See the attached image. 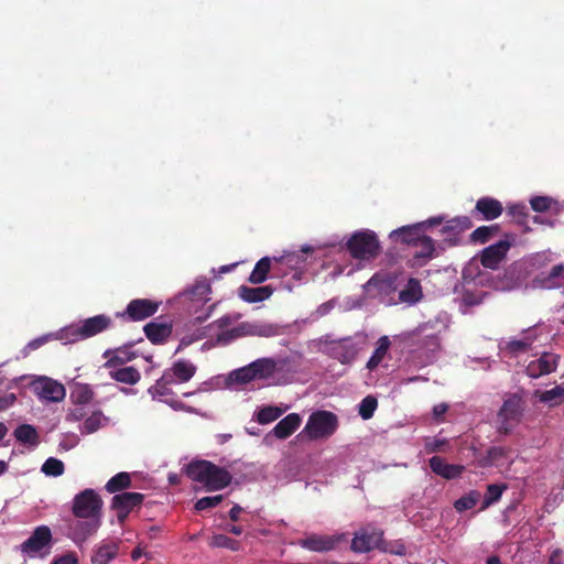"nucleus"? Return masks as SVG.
Returning a JSON list of instances; mask_svg holds the SVG:
<instances>
[{
    "mask_svg": "<svg viewBox=\"0 0 564 564\" xmlns=\"http://www.w3.org/2000/svg\"><path fill=\"white\" fill-rule=\"evenodd\" d=\"M102 506L101 497L94 489H84L74 497L72 512L77 520L70 525V534L76 544H82L98 531Z\"/></svg>",
    "mask_w": 564,
    "mask_h": 564,
    "instance_id": "1",
    "label": "nucleus"
},
{
    "mask_svg": "<svg viewBox=\"0 0 564 564\" xmlns=\"http://www.w3.org/2000/svg\"><path fill=\"white\" fill-rule=\"evenodd\" d=\"M186 476L200 484L207 491H219L232 481L231 471L207 459H193L185 466Z\"/></svg>",
    "mask_w": 564,
    "mask_h": 564,
    "instance_id": "2",
    "label": "nucleus"
},
{
    "mask_svg": "<svg viewBox=\"0 0 564 564\" xmlns=\"http://www.w3.org/2000/svg\"><path fill=\"white\" fill-rule=\"evenodd\" d=\"M212 286L206 278H198L195 282L181 292L175 301L188 315H193L198 323L207 321L212 305L206 306L210 301Z\"/></svg>",
    "mask_w": 564,
    "mask_h": 564,
    "instance_id": "3",
    "label": "nucleus"
},
{
    "mask_svg": "<svg viewBox=\"0 0 564 564\" xmlns=\"http://www.w3.org/2000/svg\"><path fill=\"white\" fill-rule=\"evenodd\" d=\"M111 324L112 319L110 316L105 314L96 315L84 319L78 325H70L61 329L58 339L65 343H76L105 332Z\"/></svg>",
    "mask_w": 564,
    "mask_h": 564,
    "instance_id": "4",
    "label": "nucleus"
},
{
    "mask_svg": "<svg viewBox=\"0 0 564 564\" xmlns=\"http://www.w3.org/2000/svg\"><path fill=\"white\" fill-rule=\"evenodd\" d=\"M338 427V417L335 413L326 410L313 412L306 422L304 430L300 433L308 440H325L330 437Z\"/></svg>",
    "mask_w": 564,
    "mask_h": 564,
    "instance_id": "5",
    "label": "nucleus"
},
{
    "mask_svg": "<svg viewBox=\"0 0 564 564\" xmlns=\"http://www.w3.org/2000/svg\"><path fill=\"white\" fill-rule=\"evenodd\" d=\"M523 400L518 393L509 394L498 411V432L508 435L521 421L523 414Z\"/></svg>",
    "mask_w": 564,
    "mask_h": 564,
    "instance_id": "6",
    "label": "nucleus"
},
{
    "mask_svg": "<svg viewBox=\"0 0 564 564\" xmlns=\"http://www.w3.org/2000/svg\"><path fill=\"white\" fill-rule=\"evenodd\" d=\"M346 248L352 258L359 260L373 259L380 251L378 238L376 234L370 230L355 232L348 239Z\"/></svg>",
    "mask_w": 564,
    "mask_h": 564,
    "instance_id": "7",
    "label": "nucleus"
},
{
    "mask_svg": "<svg viewBox=\"0 0 564 564\" xmlns=\"http://www.w3.org/2000/svg\"><path fill=\"white\" fill-rule=\"evenodd\" d=\"M517 236L512 232H505L502 238L492 243L479 253V261L486 269L497 270L500 263L506 260L507 254L512 246H514Z\"/></svg>",
    "mask_w": 564,
    "mask_h": 564,
    "instance_id": "8",
    "label": "nucleus"
},
{
    "mask_svg": "<svg viewBox=\"0 0 564 564\" xmlns=\"http://www.w3.org/2000/svg\"><path fill=\"white\" fill-rule=\"evenodd\" d=\"M161 302L150 299L131 300L123 312L116 313L124 322H141L153 316L160 308Z\"/></svg>",
    "mask_w": 564,
    "mask_h": 564,
    "instance_id": "9",
    "label": "nucleus"
},
{
    "mask_svg": "<svg viewBox=\"0 0 564 564\" xmlns=\"http://www.w3.org/2000/svg\"><path fill=\"white\" fill-rule=\"evenodd\" d=\"M52 540V531L47 525L36 527L30 538L21 544V551L31 557L45 555L48 553Z\"/></svg>",
    "mask_w": 564,
    "mask_h": 564,
    "instance_id": "10",
    "label": "nucleus"
},
{
    "mask_svg": "<svg viewBox=\"0 0 564 564\" xmlns=\"http://www.w3.org/2000/svg\"><path fill=\"white\" fill-rule=\"evenodd\" d=\"M558 360V355L553 352H543L538 359L528 364L525 373L533 379L550 375L556 370Z\"/></svg>",
    "mask_w": 564,
    "mask_h": 564,
    "instance_id": "11",
    "label": "nucleus"
},
{
    "mask_svg": "<svg viewBox=\"0 0 564 564\" xmlns=\"http://www.w3.org/2000/svg\"><path fill=\"white\" fill-rule=\"evenodd\" d=\"M223 326H224V323H220V324H213L206 328L197 329V334L193 335V339L186 340V338H183L182 344L188 345L192 341L207 337V336H209L207 334V330H213V329L218 330L217 341L219 344H228L229 341H231L236 338L242 337L246 334L243 325L236 327V328L227 329V330H221Z\"/></svg>",
    "mask_w": 564,
    "mask_h": 564,
    "instance_id": "12",
    "label": "nucleus"
},
{
    "mask_svg": "<svg viewBox=\"0 0 564 564\" xmlns=\"http://www.w3.org/2000/svg\"><path fill=\"white\" fill-rule=\"evenodd\" d=\"M383 539V532L378 529L371 531L360 530L351 541V550L357 553H367L379 547Z\"/></svg>",
    "mask_w": 564,
    "mask_h": 564,
    "instance_id": "13",
    "label": "nucleus"
},
{
    "mask_svg": "<svg viewBox=\"0 0 564 564\" xmlns=\"http://www.w3.org/2000/svg\"><path fill=\"white\" fill-rule=\"evenodd\" d=\"M34 389L41 399L52 402H59L65 398L66 390L62 383L42 378L34 383Z\"/></svg>",
    "mask_w": 564,
    "mask_h": 564,
    "instance_id": "14",
    "label": "nucleus"
},
{
    "mask_svg": "<svg viewBox=\"0 0 564 564\" xmlns=\"http://www.w3.org/2000/svg\"><path fill=\"white\" fill-rule=\"evenodd\" d=\"M282 361L273 358H260L249 364V382L253 379H267L282 369Z\"/></svg>",
    "mask_w": 564,
    "mask_h": 564,
    "instance_id": "15",
    "label": "nucleus"
},
{
    "mask_svg": "<svg viewBox=\"0 0 564 564\" xmlns=\"http://www.w3.org/2000/svg\"><path fill=\"white\" fill-rule=\"evenodd\" d=\"M503 212V206L500 200L494 197H481L476 202L473 210L474 216H480L478 219L494 220L497 219Z\"/></svg>",
    "mask_w": 564,
    "mask_h": 564,
    "instance_id": "16",
    "label": "nucleus"
},
{
    "mask_svg": "<svg viewBox=\"0 0 564 564\" xmlns=\"http://www.w3.org/2000/svg\"><path fill=\"white\" fill-rule=\"evenodd\" d=\"M429 465L434 474L448 480L460 477L465 469L464 466L448 464L443 457L436 455L429 459Z\"/></svg>",
    "mask_w": 564,
    "mask_h": 564,
    "instance_id": "17",
    "label": "nucleus"
},
{
    "mask_svg": "<svg viewBox=\"0 0 564 564\" xmlns=\"http://www.w3.org/2000/svg\"><path fill=\"white\" fill-rule=\"evenodd\" d=\"M172 323L152 321L144 325L143 330L147 338L154 345L163 344L172 334Z\"/></svg>",
    "mask_w": 564,
    "mask_h": 564,
    "instance_id": "18",
    "label": "nucleus"
},
{
    "mask_svg": "<svg viewBox=\"0 0 564 564\" xmlns=\"http://www.w3.org/2000/svg\"><path fill=\"white\" fill-rule=\"evenodd\" d=\"M302 417L297 413H290L283 417L273 430L267 435L269 438L271 435L279 440H285L291 436L301 425Z\"/></svg>",
    "mask_w": 564,
    "mask_h": 564,
    "instance_id": "19",
    "label": "nucleus"
},
{
    "mask_svg": "<svg viewBox=\"0 0 564 564\" xmlns=\"http://www.w3.org/2000/svg\"><path fill=\"white\" fill-rule=\"evenodd\" d=\"M473 227V221L467 216H458L447 220L441 229L443 235L454 236L449 237V245L454 246L458 242V235Z\"/></svg>",
    "mask_w": 564,
    "mask_h": 564,
    "instance_id": "20",
    "label": "nucleus"
},
{
    "mask_svg": "<svg viewBox=\"0 0 564 564\" xmlns=\"http://www.w3.org/2000/svg\"><path fill=\"white\" fill-rule=\"evenodd\" d=\"M164 372L171 376L173 383H185L194 377L196 367L188 360L180 359Z\"/></svg>",
    "mask_w": 564,
    "mask_h": 564,
    "instance_id": "21",
    "label": "nucleus"
},
{
    "mask_svg": "<svg viewBox=\"0 0 564 564\" xmlns=\"http://www.w3.org/2000/svg\"><path fill=\"white\" fill-rule=\"evenodd\" d=\"M339 539L335 536L312 534L300 541V545L313 552H327L334 550Z\"/></svg>",
    "mask_w": 564,
    "mask_h": 564,
    "instance_id": "22",
    "label": "nucleus"
},
{
    "mask_svg": "<svg viewBox=\"0 0 564 564\" xmlns=\"http://www.w3.org/2000/svg\"><path fill=\"white\" fill-rule=\"evenodd\" d=\"M422 236V224H415L395 229L390 232L389 237L394 242L414 246Z\"/></svg>",
    "mask_w": 564,
    "mask_h": 564,
    "instance_id": "23",
    "label": "nucleus"
},
{
    "mask_svg": "<svg viewBox=\"0 0 564 564\" xmlns=\"http://www.w3.org/2000/svg\"><path fill=\"white\" fill-rule=\"evenodd\" d=\"M144 500V495L140 492H121L111 499V509H120L131 512L134 508L140 507Z\"/></svg>",
    "mask_w": 564,
    "mask_h": 564,
    "instance_id": "24",
    "label": "nucleus"
},
{
    "mask_svg": "<svg viewBox=\"0 0 564 564\" xmlns=\"http://www.w3.org/2000/svg\"><path fill=\"white\" fill-rule=\"evenodd\" d=\"M105 357L108 358L105 367L111 368L133 360L137 357V354L132 350V344H129L113 350H107L105 352Z\"/></svg>",
    "mask_w": 564,
    "mask_h": 564,
    "instance_id": "25",
    "label": "nucleus"
},
{
    "mask_svg": "<svg viewBox=\"0 0 564 564\" xmlns=\"http://www.w3.org/2000/svg\"><path fill=\"white\" fill-rule=\"evenodd\" d=\"M536 281L544 289H558L564 286V265L556 264L550 272H542L536 276Z\"/></svg>",
    "mask_w": 564,
    "mask_h": 564,
    "instance_id": "26",
    "label": "nucleus"
},
{
    "mask_svg": "<svg viewBox=\"0 0 564 564\" xmlns=\"http://www.w3.org/2000/svg\"><path fill=\"white\" fill-rule=\"evenodd\" d=\"M119 541H102L96 549L91 562L94 564H108L119 551Z\"/></svg>",
    "mask_w": 564,
    "mask_h": 564,
    "instance_id": "27",
    "label": "nucleus"
},
{
    "mask_svg": "<svg viewBox=\"0 0 564 564\" xmlns=\"http://www.w3.org/2000/svg\"><path fill=\"white\" fill-rule=\"evenodd\" d=\"M507 215L512 218V221L522 227V232L528 234L532 229L529 226V209L525 204H510L507 206Z\"/></svg>",
    "mask_w": 564,
    "mask_h": 564,
    "instance_id": "28",
    "label": "nucleus"
},
{
    "mask_svg": "<svg viewBox=\"0 0 564 564\" xmlns=\"http://www.w3.org/2000/svg\"><path fill=\"white\" fill-rule=\"evenodd\" d=\"M414 247L416 250L413 253V258L417 261L419 264H423L433 258L435 246L431 237L423 235L419 239L417 243L414 245Z\"/></svg>",
    "mask_w": 564,
    "mask_h": 564,
    "instance_id": "29",
    "label": "nucleus"
},
{
    "mask_svg": "<svg viewBox=\"0 0 564 564\" xmlns=\"http://www.w3.org/2000/svg\"><path fill=\"white\" fill-rule=\"evenodd\" d=\"M534 397L538 398L540 402L546 403L550 406L558 405L564 402V382L555 386L551 390H536Z\"/></svg>",
    "mask_w": 564,
    "mask_h": 564,
    "instance_id": "30",
    "label": "nucleus"
},
{
    "mask_svg": "<svg viewBox=\"0 0 564 564\" xmlns=\"http://www.w3.org/2000/svg\"><path fill=\"white\" fill-rule=\"evenodd\" d=\"M13 435L18 442H20L24 445L32 446V447L37 446V444L40 442L39 433H37L36 429L31 424L19 425L14 430Z\"/></svg>",
    "mask_w": 564,
    "mask_h": 564,
    "instance_id": "31",
    "label": "nucleus"
},
{
    "mask_svg": "<svg viewBox=\"0 0 564 564\" xmlns=\"http://www.w3.org/2000/svg\"><path fill=\"white\" fill-rule=\"evenodd\" d=\"M390 345L391 341L388 336H381L378 339L377 347L366 365L368 370L373 371L381 364L390 348Z\"/></svg>",
    "mask_w": 564,
    "mask_h": 564,
    "instance_id": "32",
    "label": "nucleus"
},
{
    "mask_svg": "<svg viewBox=\"0 0 564 564\" xmlns=\"http://www.w3.org/2000/svg\"><path fill=\"white\" fill-rule=\"evenodd\" d=\"M94 391L89 384L76 383L70 390V400L75 405H86L94 398Z\"/></svg>",
    "mask_w": 564,
    "mask_h": 564,
    "instance_id": "33",
    "label": "nucleus"
},
{
    "mask_svg": "<svg viewBox=\"0 0 564 564\" xmlns=\"http://www.w3.org/2000/svg\"><path fill=\"white\" fill-rule=\"evenodd\" d=\"M271 258L263 257L260 259L251 273L249 274V282L253 284L262 283L268 279L269 272L271 270Z\"/></svg>",
    "mask_w": 564,
    "mask_h": 564,
    "instance_id": "34",
    "label": "nucleus"
},
{
    "mask_svg": "<svg viewBox=\"0 0 564 564\" xmlns=\"http://www.w3.org/2000/svg\"><path fill=\"white\" fill-rule=\"evenodd\" d=\"M110 377L121 383L135 384L141 379L139 370L134 367H123L113 371H110Z\"/></svg>",
    "mask_w": 564,
    "mask_h": 564,
    "instance_id": "35",
    "label": "nucleus"
},
{
    "mask_svg": "<svg viewBox=\"0 0 564 564\" xmlns=\"http://www.w3.org/2000/svg\"><path fill=\"white\" fill-rule=\"evenodd\" d=\"M500 231V226L498 224L490 226H480L476 228L470 234V241L474 243L485 245L494 236L498 235Z\"/></svg>",
    "mask_w": 564,
    "mask_h": 564,
    "instance_id": "36",
    "label": "nucleus"
},
{
    "mask_svg": "<svg viewBox=\"0 0 564 564\" xmlns=\"http://www.w3.org/2000/svg\"><path fill=\"white\" fill-rule=\"evenodd\" d=\"M131 486V476L129 473L121 471L111 477L105 488L109 494L122 491Z\"/></svg>",
    "mask_w": 564,
    "mask_h": 564,
    "instance_id": "37",
    "label": "nucleus"
},
{
    "mask_svg": "<svg viewBox=\"0 0 564 564\" xmlns=\"http://www.w3.org/2000/svg\"><path fill=\"white\" fill-rule=\"evenodd\" d=\"M285 333L284 326L273 325V324H249V336L250 335H259V336H276Z\"/></svg>",
    "mask_w": 564,
    "mask_h": 564,
    "instance_id": "38",
    "label": "nucleus"
},
{
    "mask_svg": "<svg viewBox=\"0 0 564 564\" xmlns=\"http://www.w3.org/2000/svg\"><path fill=\"white\" fill-rule=\"evenodd\" d=\"M422 296L421 284L416 279H410L405 289L399 294L402 302L415 303Z\"/></svg>",
    "mask_w": 564,
    "mask_h": 564,
    "instance_id": "39",
    "label": "nucleus"
},
{
    "mask_svg": "<svg viewBox=\"0 0 564 564\" xmlns=\"http://www.w3.org/2000/svg\"><path fill=\"white\" fill-rule=\"evenodd\" d=\"M479 499L480 492L477 490H470L454 502V508L458 512L470 510L477 505Z\"/></svg>",
    "mask_w": 564,
    "mask_h": 564,
    "instance_id": "40",
    "label": "nucleus"
},
{
    "mask_svg": "<svg viewBox=\"0 0 564 564\" xmlns=\"http://www.w3.org/2000/svg\"><path fill=\"white\" fill-rule=\"evenodd\" d=\"M208 545L210 547H224L231 551H238L240 549L239 541L231 539L225 534H214L208 539Z\"/></svg>",
    "mask_w": 564,
    "mask_h": 564,
    "instance_id": "41",
    "label": "nucleus"
},
{
    "mask_svg": "<svg viewBox=\"0 0 564 564\" xmlns=\"http://www.w3.org/2000/svg\"><path fill=\"white\" fill-rule=\"evenodd\" d=\"M511 448L507 446H492L487 451L486 460L488 465H500L502 459L508 458Z\"/></svg>",
    "mask_w": 564,
    "mask_h": 564,
    "instance_id": "42",
    "label": "nucleus"
},
{
    "mask_svg": "<svg viewBox=\"0 0 564 564\" xmlns=\"http://www.w3.org/2000/svg\"><path fill=\"white\" fill-rule=\"evenodd\" d=\"M243 384H247V366L232 370L225 379L228 389H238Z\"/></svg>",
    "mask_w": 564,
    "mask_h": 564,
    "instance_id": "43",
    "label": "nucleus"
},
{
    "mask_svg": "<svg viewBox=\"0 0 564 564\" xmlns=\"http://www.w3.org/2000/svg\"><path fill=\"white\" fill-rule=\"evenodd\" d=\"M507 489L506 485H497V484H490L487 487V492L485 495L481 509H486L492 503L497 502L501 496L502 492Z\"/></svg>",
    "mask_w": 564,
    "mask_h": 564,
    "instance_id": "44",
    "label": "nucleus"
},
{
    "mask_svg": "<svg viewBox=\"0 0 564 564\" xmlns=\"http://www.w3.org/2000/svg\"><path fill=\"white\" fill-rule=\"evenodd\" d=\"M378 408V400L373 395L365 397L359 403L358 413L362 420H370L376 409Z\"/></svg>",
    "mask_w": 564,
    "mask_h": 564,
    "instance_id": "45",
    "label": "nucleus"
},
{
    "mask_svg": "<svg viewBox=\"0 0 564 564\" xmlns=\"http://www.w3.org/2000/svg\"><path fill=\"white\" fill-rule=\"evenodd\" d=\"M282 414H283L282 409H280L278 406H273V405H268V406L262 408L257 413V421L260 424H269V423L278 420Z\"/></svg>",
    "mask_w": 564,
    "mask_h": 564,
    "instance_id": "46",
    "label": "nucleus"
},
{
    "mask_svg": "<svg viewBox=\"0 0 564 564\" xmlns=\"http://www.w3.org/2000/svg\"><path fill=\"white\" fill-rule=\"evenodd\" d=\"M173 384L171 376L163 372L162 377L156 380L155 384L149 389L153 395L165 397L172 393L170 386Z\"/></svg>",
    "mask_w": 564,
    "mask_h": 564,
    "instance_id": "47",
    "label": "nucleus"
},
{
    "mask_svg": "<svg viewBox=\"0 0 564 564\" xmlns=\"http://www.w3.org/2000/svg\"><path fill=\"white\" fill-rule=\"evenodd\" d=\"M41 470L46 476L58 477V476L63 475V473L65 470V466L61 459L50 457L44 462Z\"/></svg>",
    "mask_w": 564,
    "mask_h": 564,
    "instance_id": "48",
    "label": "nucleus"
},
{
    "mask_svg": "<svg viewBox=\"0 0 564 564\" xmlns=\"http://www.w3.org/2000/svg\"><path fill=\"white\" fill-rule=\"evenodd\" d=\"M274 292L271 285L249 288V303H258L269 299Z\"/></svg>",
    "mask_w": 564,
    "mask_h": 564,
    "instance_id": "49",
    "label": "nucleus"
},
{
    "mask_svg": "<svg viewBox=\"0 0 564 564\" xmlns=\"http://www.w3.org/2000/svg\"><path fill=\"white\" fill-rule=\"evenodd\" d=\"M556 202L547 196H533L530 199L531 208L536 213H545L552 208Z\"/></svg>",
    "mask_w": 564,
    "mask_h": 564,
    "instance_id": "50",
    "label": "nucleus"
},
{
    "mask_svg": "<svg viewBox=\"0 0 564 564\" xmlns=\"http://www.w3.org/2000/svg\"><path fill=\"white\" fill-rule=\"evenodd\" d=\"M223 495L203 497L195 502L194 508L196 511L212 509L218 506L223 501Z\"/></svg>",
    "mask_w": 564,
    "mask_h": 564,
    "instance_id": "51",
    "label": "nucleus"
},
{
    "mask_svg": "<svg viewBox=\"0 0 564 564\" xmlns=\"http://www.w3.org/2000/svg\"><path fill=\"white\" fill-rule=\"evenodd\" d=\"M532 339H513L506 344V350H508L512 355H517L519 352H524L529 350L532 345Z\"/></svg>",
    "mask_w": 564,
    "mask_h": 564,
    "instance_id": "52",
    "label": "nucleus"
},
{
    "mask_svg": "<svg viewBox=\"0 0 564 564\" xmlns=\"http://www.w3.org/2000/svg\"><path fill=\"white\" fill-rule=\"evenodd\" d=\"M104 419V415L101 411H95L91 413L90 416H88L84 422V431L86 433H94L101 426V421Z\"/></svg>",
    "mask_w": 564,
    "mask_h": 564,
    "instance_id": "53",
    "label": "nucleus"
},
{
    "mask_svg": "<svg viewBox=\"0 0 564 564\" xmlns=\"http://www.w3.org/2000/svg\"><path fill=\"white\" fill-rule=\"evenodd\" d=\"M445 444V440L430 438L425 442V451L427 453L441 452Z\"/></svg>",
    "mask_w": 564,
    "mask_h": 564,
    "instance_id": "54",
    "label": "nucleus"
},
{
    "mask_svg": "<svg viewBox=\"0 0 564 564\" xmlns=\"http://www.w3.org/2000/svg\"><path fill=\"white\" fill-rule=\"evenodd\" d=\"M55 338L54 335H44V336H41V337H37L33 340H31L26 348L31 349V350H35L37 348H40L41 346L45 345L50 339H53ZM56 338L58 339V335L56 336Z\"/></svg>",
    "mask_w": 564,
    "mask_h": 564,
    "instance_id": "55",
    "label": "nucleus"
},
{
    "mask_svg": "<svg viewBox=\"0 0 564 564\" xmlns=\"http://www.w3.org/2000/svg\"><path fill=\"white\" fill-rule=\"evenodd\" d=\"M343 352L339 355L338 359L341 364H349L356 357V349L354 346L343 347Z\"/></svg>",
    "mask_w": 564,
    "mask_h": 564,
    "instance_id": "56",
    "label": "nucleus"
},
{
    "mask_svg": "<svg viewBox=\"0 0 564 564\" xmlns=\"http://www.w3.org/2000/svg\"><path fill=\"white\" fill-rule=\"evenodd\" d=\"M78 558L75 553L69 552L65 555H62L55 558L51 564H77Z\"/></svg>",
    "mask_w": 564,
    "mask_h": 564,
    "instance_id": "57",
    "label": "nucleus"
},
{
    "mask_svg": "<svg viewBox=\"0 0 564 564\" xmlns=\"http://www.w3.org/2000/svg\"><path fill=\"white\" fill-rule=\"evenodd\" d=\"M86 415L83 405H76L72 409L67 415V420L69 421H80Z\"/></svg>",
    "mask_w": 564,
    "mask_h": 564,
    "instance_id": "58",
    "label": "nucleus"
},
{
    "mask_svg": "<svg viewBox=\"0 0 564 564\" xmlns=\"http://www.w3.org/2000/svg\"><path fill=\"white\" fill-rule=\"evenodd\" d=\"M448 411V404L446 403H438L434 405L433 408V417L436 421H442L444 414Z\"/></svg>",
    "mask_w": 564,
    "mask_h": 564,
    "instance_id": "59",
    "label": "nucleus"
},
{
    "mask_svg": "<svg viewBox=\"0 0 564 564\" xmlns=\"http://www.w3.org/2000/svg\"><path fill=\"white\" fill-rule=\"evenodd\" d=\"M384 551L395 555H404L406 552V547L401 542H394L389 549L386 547Z\"/></svg>",
    "mask_w": 564,
    "mask_h": 564,
    "instance_id": "60",
    "label": "nucleus"
},
{
    "mask_svg": "<svg viewBox=\"0 0 564 564\" xmlns=\"http://www.w3.org/2000/svg\"><path fill=\"white\" fill-rule=\"evenodd\" d=\"M443 223H444V217L436 216V217H431L426 221H423L421 224H422V228H424V227L438 226V225H441Z\"/></svg>",
    "mask_w": 564,
    "mask_h": 564,
    "instance_id": "61",
    "label": "nucleus"
},
{
    "mask_svg": "<svg viewBox=\"0 0 564 564\" xmlns=\"http://www.w3.org/2000/svg\"><path fill=\"white\" fill-rule=\"evenodd\" d=\"M15 401V395L13 393L7 395L6 398H0V411L7 409L9 405L13 404Z\"/></svg>",
    "mask_w": 564,
    "mask_h": 564,
    "instance_id": "62",
    "label": "nucleus"
},
{
    "mask_svg": "<svg viewBox=\"0 0 564 564\" xmlns=\"http://www.w3.org/2000/svg\"><path fill=\"white\" fill-rule=\"evenodd\" d=\"M225 530L236 535H240L242 533V527L234 523L226 524Z\"/></svg>",
    "mask_w": 564,
    "mask_h": 564,
    "instance_id": "63",
    "label": "nucleus"
},
{
    "mask_svg": "<svg viewBox=\"0 0 564 564\" xmlns=\"http://www.w3.org/2000/svg\"><path fill=\"white\" fill-rule=\"evenodd\" d=\"M242 511L240 506H234L229 511V517L232 521H237L239 513Z\"/></svg>",
    "mask_w": 564,
    "mask_h": 564,
    "instance_id": "64",
    "label": "nucleus"
}]
</instances>
